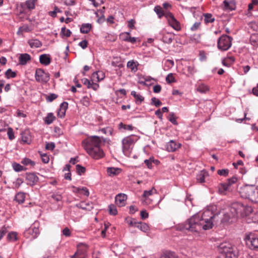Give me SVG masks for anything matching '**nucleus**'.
<instances>
[{"mask_svg": "<svg viewBox=\"0 0 258 258\" xmlns=\"http://www.w3.org/2000/svg\"><path fill=\"white\" fill-rule=\"evenodd\" d=\"M220 252L225 254V258H238L237 248L228 242H225L220 244Z\"/></svg>", "mask_w": 258, "mask_h": 258, "instance_id": "obj_5", "label": "nucleus"}, {"mask_svg": "<svg viewBox=\"0 0 258 258\" xmlns=\"http://www.w3.org/2000/svg\"><path fill=\"white\" fill-rule=\"evenodd\" d=\"M229 170L228 169H221L218 170L217 171V173L221 175L224 176H227L228 174Z\"/></svg>", "mask_w": 258, "mask_h": 258, "instance_id": "obj_53", "label": "nucleus"}, {"mask_svg": "<svg viewBox=\"0 0 258 258\" xmlns=\"http://www.w3.org/2000/svg\"><path fill=\"white\" fill-rule=\"evenodd\" d=\"M35 77L37 82L41 83H46L49 80V75L41 69L36 70Z\"/></svg>", "mask_w": 258, "mask_h": 258, "instance_id": "obj_8", "label": "nucleus"}, {"mask_svg": "<svg viewBox=\"0 0 258 258\" xmlns=\"http://www.w3.org/2000/svg\"><path fill=\"white\" fill-rule=\"evenodd\" d=\"M165 17L167 19L170 26L174 29L177 31L180 29L179 23L175 19L172 13L167 12L165 14Z\"/></svg>", "mask_w": 258, "mask_h": 258, "instance_id": "obj_10", "label": "nucleus"}, {"mask_svg": "<svg viewBox=\"0 0 258 258\" xmlns=\"http://www.w3.org/2000/svg\"><path fill=\"white\" fill-rule=\"evenodd\" d=\"M26 180L28 184L34 185L38 181V177L34 173H29L27 175Z\"/></svg>", "mask_w": 258, "mask_h": 258, "instance_id": "obj_20", "label": "nucleus"}, {"mask_svg": "<svg viewBox=\"0 0 258 258\" xmlns=\"http://www.w3.org/2000/svg\"><path fill=\"white\" fill-rule=\"evenodd\" d=\"M91 28L92 26L90 24H83L81 27L80 31L83 34H87L90 31Z\"/></svg>", "mask_w": 258, "mask_h": 258, "instance_id": "obj_28", "label": "nucleus"}, {"mask_svg": "<svg viewBox=\"0 0 258 258\" xmlns=\"http://www.w3.org/2000/svg\"><path fill=\"white\" fill-rule=\"evenodd\" d=\"M105 77L104 74L101 71L93 73L91 76V81L94 83L102 80Z\"/></svg>", "mask_w": 258, "mask_h": 258, "instance_id": "obj_17", "label": "nucleus"}, {"mask_svg": "<svg viewBox=\"0 0 258 258\" xmlns=\"http://www.w3.org/2000/svg\"><path fill=\"white\" fill-rule=\"evenodd\" d=\"M245 240L246 245L250 249L258 250V237L254 233L247 234Z\"/></svg>", "mask_w": 258, "mask_h": 258, "instance_id": "obj_7", "label": "nucleus"}, {"mask_svg": "<svg viewBox=\"0 0 258 258\" xmlns=\"http://www.w3.org/2000/svg\"><path fill=\"white\" fill-rule=\"evenodd\" d=\"M131 95L135 97L137 103L140 104L144 100V97L141 96L140 94H137L135 91H132Z\"/></svg>", "mask_w": 258, "mask_h": 258, "instance_id": "obj_32", "label": "nucleus"}, {"mask_svg": "<svg viewBox=\"0 0 258 258\" xmlns=\"http://www.w3.org/2000/svg\"><path fill=\"white\" fill-rule=\"evenodd\" d=\"M68 107V103L67 102H62L59 107V111L57 113V115L60 118H62L66 114V112Z\"/></svg>", "mask_w": 258, "mask_h": 258, "instance_id": "obj_19", "label": "nucleus"}, {"mask_svg": "<svg viewBox=\"0 0 258 258\" xmlns=\"http://www.w3.org/2000/svg\"><path fill=\"white\" fill-rule=\"evenodd\" d=\"M134 144V137L132 136L126 137L122 140V151L125 154L130 151Z\"/></svg>", "mask_w": 258, "mask_h": 258, "instance_id": "obj_9", "label": "nucleus"}, {"mask_svg": "<svg viewBox=\"0 0 258 258\" xmlns=\"http://www.w3.org/2000/svg\"><path fill=\"white\" fill-rule=\"evenodd\" d=\"M57 97V95L55 94H50L46 97V100L48 102H52Z\"/></svg>", "mask_w": 258, "mask_h": 258, "instance_id": "obj_52", "label": "nucleus"}, {"mask_svg": "<svg viewBox=\"0 0 258 258\" xmlns=\"http://www.w3.org/2000/svg\"><path fill=\"white\" fill-rule=\"evenodd\" d=\"M119 169L114 167H109L107 169L108 174L110 176H113L117 174L119 172Z\"/></svg>", "mask_w": 258, "mask_h": 258, "instance_id": "obj_38", "label": "nucleus"}, {"mask_svg": "<svg viewBox=\"0 0 258 258\" xmlns=\"http://www.w3.org/2000/svg\"><path fill=\"white\" fill-rule=\"evenodd\" d=\"M154 11L158 15L159 18H161L163 16H165V15L166 13H164L163 10L162 8L160 6H156L155 7Z\"/></svg>", "mask_w": 258, "mask_h": 258, "instance_id": "obj_34", "label": "nucleus"}, {"mask_svg": "<svg viewBox=\"0 0 258 258\" xmlns=\"http://www.w3.org/2000/svg\"><path fill=\"white\" fill-rule=\"evenodd\" d=\"M123 40L132 43H134L136 41V38L135 37H132L130 36H126V37L123 38Z\"/></svg>", "mask_w": 258, "mask_h": 258, "instance_id": "obj_57", "label": "nucleus"}, {"mask_svg": "<svg viewBox=\"0 0 258 258\" xmlns=\"http://www.w3.org/2000/svg\"><path fill=\"white\" fill-rule=\"evenodd\" d=\"M239 194L242 198L248 199L252 202H256L258 199V187L246 185L240 188Z\"/></svg>", "mask_w": 258, "mask_h": 258, "instance_id": "obj_4", "label": "nucleus"}, {"mask_svg": "<svg viewBox=\"0 0 258 258\" xmlns=\"http://www.w3.org/2000/svg\"><path fill=\"white\" fill-rule=\"evenodd\" d=\"M55 148V144L53 142L47 143L45 146V148L47 150H53Z\"/></svg>", "mask_w": 258, "mask_h": 258, "instance_id": "obj_56", "label": "nucleus"}, {"mask_svg": "<svg viewBox=\"0 0 258 258\" xmlns=\"http://www.w3.org/2000/svg\"><path fill=\"white\" fill-rule=\"evenodd\" d=\"M119 129L123 128L124 130L132 131L133 130V126L131 125H125L122 122H120L118 125Z\"/></svg>", "mask_w": 258, "mask_h": 258, "instance_id": "obj_44", "label": "nucleus"}, {"mask_svg": "<svg viewBox=\"0 0 258 258\" xmlns=\"http://www.w3.org/2000/svg\"><path fill=\"white\" fill-rule=\"evenodd\" d=\"M151 104L154 105L156 107H159L162 104V102L157 98L153 97L151 99Z\"/></svg>", "mask_w": 258, "mask_h": 258, "instance_id": "obj_45", "label": "nucleus"}, {"mask_svg": "<svg viewBox=\"0 0 258 258\" xmlns=\"http://www.w3.org/2000/svg\"><path fill=\"white\" fill-rule=\"evenodd\" d=\"M140 215L142 219H145L149 216V214L146 210L141 211Z\"/></svg>", "mask_w": 258, "mask_h": 258, "instance_id": "obj_60", "label": "nucleus"}, {"mask_svg": "<svg viewBox=\"0 0 258 258\" xmlns=\"http://www.w3.org/2000/svg\"><path fill=\"white\" fill-rule=\"evenodd\" d=\"M31 59V56L27 53H24L21 54L19 58V63L22 65H25L27 63L28 60Z\"/></svg>", "mask_w": 258, "mask_h": 258, "instance_id": "obj_21", "label": "nucleus"}, {"mask_svg": "<svg viewBox=\"0 0 258 258\" xmlns=\"http://www.w3.org/2000/svg\"><path fill=\"white\" fill-rule=\"evenodd\" d=\"M28 43L31 48H39L42 46L41 41L37 39H31L28 41Z\"/></svg>", "mask_w": 258, "mask_h": 258, "instance_id": "obj_23", "label": "nucleus"}, {"mask_svg": "<svg viewBox=\"0 0 258 258\" xmlns=\"http://www.w3.org/2000/svg\"><path fill=\"white\" fill-rule=\"evenodd\" d=\"M187 71L190 75H193L195 73V67L192 66H189L187 67Z\"/></svg>", "mask_w": 258, "mask_h": 258, "instance_id": "obj_64", "label": "nucleus"}, {"mask_svg": "<svg viewBox=\"0 0 258 258\" xmlns=\"http://www.w3.org/2000/svg\"><path fill=\"white\" fill-rule=\"evenodd\" d=\"M25 234H29L33 238H36L39 234V229L36 223H34L26 231Z\"/></svg>", "mask_w": 258, "mask_h": 258, "instance_id": "obj_12", "label": "nucleus"}, {"mask_svg": "<svg viewBox=\"0 0 258 258\" xmlns=\"http://www.w3.org/2000/svg\"><path fill=\"white\" fill-rule=\"evenodd\" d=\"M88 205L90 206V207L86 206V205H85V203H82L80 205V207L83 209L90 211L93 208V204L92 203H88Z\"/></svg>", "mask_w": 258, "mask_h": 258, "instance_id": "obj_48", "label": "nucleus"}, {"mask_svg": "<svg viewBox=\"0 0 258 258\" xmlns=\"http://www.w3.org/2000/svg\"><path fill=\"white\" fill-rule=\"evenodd\" d=\"M160 258H178V257L174 252L165 251L161 255Z\"/></svg>", "mask_w": 258, "mask_h": 258, "instance_id": "obj_31", "label": "nucleus"}, {"mask_svg": "<svg viewBox=\"0 0 258 258\" xmlns=\"http://www.w3.org/2000/svg\"><path fill=\"white\" fill-rule=\"evenodd\" d=\"M39 61L41 64L47 66L50 63V58L47 54H42L40 56Z\"/></svg>", "mask_w": 258, "mask_h": 258, "instance_id": "obj_24", "label": "nucleus"}, {"mask_svg": "<svg viewBox=\"0 0 258 258\" xmlns=\"http://www.w3.org/2000/svg\"><path fill=\"white\" fill-rule=\"evenodd\" d=\"M224 8L227 10H235L236 6L235 4L233 1L227 2L224 1L223 2Z\"/></svg>", "mask_w": 258, "mask_h": 258, "instance_id": "obj_26", "label": "nucleus"}, {"mask_svg": "<svg viewBox=\"0 0 258 258\" xmlns=\"http://www.w3.org/2000/svg\"><path fill=\"white\" fill-rule=\"evenodd\" d=\"M218 215L214 214L210 209L205 210L202 216L196 214L188 219L182 225L183 229L191 232H198L201 229L208 230L211 229L214 223L218 220Z\"/></svg>", "mask_w": 258, "mask_h": 258, "instance_id": "obj_1", "label": "nucleus"}, {"mask_svg": "<svg viewBox=\"0 0 258 258\" xmlns=\"http://www.w3.org/2000/svg\"><path fill=\"white\" fill-rule=\"evenodd\" d=\"M230 185L227 183H224L220 184L219 188V192L221 194H224V192L229 190Z\"/></svg>", "mask_w": 258, "mask_h": 258, "instance_id": "obj_35", "label": "nucleus"}, {"mask_svg": "<svg viewBox=\"0 0 258 258\" xmlns=\"http://www.w3.org/2000/svg\"><path fill=\"white\" fill-rule=\"evenodd\" d=\"M7 134L10 140H12L14 139L15 137L14 135V132L12 128L9 127L8 128Z\"/></svg>", "mask_w": 258, "mask_h": 258, "instance_id": "obj_54", "label": "nucleus"}, {"mask_svg": "<svg viewBox=\"0 0 258 258\" xmlns=\"http://www.w3.org/2000/svg\"><path fill=\"white\" fill-rule=\"evenodd\" d=\"M6 77L7 78H15L16 76V73L13 72L11 69H8L5 73Z\"/></svg>", "mask_w": 258, "mask_h": 258, "instance_id": "obj_41", "label": "nucleus"}, {"mask_svg": "<svg viewBox=\"0 0 258 258\" xmlns=\"http://www.w3.org/2000/svg\"><path fill=\"white\" fill-rule=\"evenodd\" d=\"M253 209L251 207L244 206L238 202L233 203L230 207V212L233 217L246 216L251 213Z\"/></svg>", "mask_w": 258, "mask_h": 258, "instance_id": "obj_3", "label": "nucleus"}, {"mask_svg": "<svg viewBox=\"0 0 258 258\" xmlns=\"http://www.w3.org/2000/svg\"><path fill=\"white\" fill-rule=\"evenodd\" d=\"M180 146V144L176 143L175 141L171 140L167 144L166 148L168 151L174 152L179 148Z\"/></svg>", "mask_w": 258, "mask_h": 258, "instance_id": "obj_18", "label": "nucleus"}, {"mask_svg": "<svg viewBox=\"0 0 258 258\" xmlns=\"http://www.w3.org/2000/svg\"><path fill=\"white\" fill-rule=\"evenodd\" d=\"M17 235L16 232H11L8 234L7 238L10 241H15L17 239Z\"/></svg>", "mask_w": 258, "mask_h": 258, "instance_id": "obj_39", "label": "nucleus"}, {"mask_svg": "<svg viewBox=\"0 0 258 258\" xmlns=\"http://www.w3.org/2000/svg\"><path fill=\"white\" fill-rule=\"evenodd\" d=\"M156 194H157V190L154 187H152L149 190H145L143 195V198H144V200H143L142 202L145 205L150 204L149 197Z\"/></svg>", "mask_w": 258, "mask_h": 258, "instance_id": "obj_11", "label": "nucleus"}, {"mask_svg": "<svg viewBox=\"0 0 258 258\" xmlns=\"http://www.w3.org/2000/svg\"><path fill=\"white\" fill-rule=\"evenodd\" d=\"M137 62H135L134 60H130L127 63V67L131 70L132 72H136L137 70Z\"/></svg>", "mask_w": 258, "mask_h": 258, "instance_id": "obj_30", "label": "nucleus"}, {"mask_svg": "<svg viewBox=\"0 0 258 258\" xmlns=\"http://www.w3.org/2000/svg\"><path fill=\"white\" fill-rule=\"evenodd\" d=\"M82 82L84 85L87 86L88 88H92L95 91L97 90L99 88V85L97 83H94L86 78L82 79Z\"/></svg>", "mask_w": 258, "mask_h": 258, "instance_id": "obj_16", "label": "nucleus"}, {"mask_svg": "<svg viewBox=\"0 0 258 258\" xmlns=\"http://www.w3.org/2000/svg\"><path fill=\"white\" fill-rule=\"evenodd\" d=\"M31 31V29L27 25L20 27L17 31L18 35H22L24 32H29Z\"/></svg>", "mask_w": 258, "mask_h": 258, "instance_id": "obj_29", "label": "nucleus"}, {"mask_svg": "<svg viewBox=\"0 0 258 258\" xmlns=\"http://www.w3.org/2000/svg\"><path fill=\"white\" fill-rule=\"evenodd\" d=\"M166 81L168 83H171L175 82V78L172 74L170 73L166 77Z\"/></svg>", "mask_w": 258, "mask_h": 258, "instance_id": "obj_47", "label": "nucleus"}, {"mask_svg": "<svg viewBox=\"0 0 258 258\" xmlns=\"http://www.w3.org/2000/svg\"><path fill=\"white\" fill-rule=\"evenodd\" d=\"M237 178L235 177H232L231 178L228 179L227 183L230 186L231 184L235 183L237 181Z\"/></svg>", "mask_w": 258, "mask_h": 258, "instance_id": "obj_63", "label": "nucleus"}, {"mask_svg": "<svg viewBox=\"0 0 258 258\" xmlns=\"http://www.w3.org/2000/svg\"><path fill=\"white\" fill-rule=\"evenodd\" d=\"M101 143L100 137L92 136L82 141V145L91 157L95 159H99L104 156V153L100 148Z\"/></svg>", "mask_w": 258, "mask_h": 258, "instance_id": "obj_2", "label": "nucleus"}, {"mask_svg": "<svg viewBox=\"0 0 258 258\" xmlns=\"http://www.w3.org/2000/svg\"><path fill=\"white\" fill-rule=\"evenodd\" d=\"M76 170L77 173L81 175L82 173H84L85 172V168L80 165H76Z\"/></svg>", "mask_w": 258, "mask_h": 258, "instance_id": "obj_50", "label": "nucleus"}, {"mask_svg": "<svg viewBox=\"0 0 258 258\" xmlns=\"http://www.w3.org/2000/svg\"><path fill=\"white\" fill-rule=\"evenodd\" d=\"M208 175V172L205 170H202L197 176V180L200 182L203 183L205 182V178Z\"/></svg>", "mask_w": 258, "mask_h": 258, "instance_id": "obj_25", "label": "nucleus"}, {"mask_svg": "<svg viewBox=\"0 0 258 258\" xmlns=\"http://www.w3.org/2000/svg\"><path fill=\"white\" fill-rule=\"evenodd\" d=\"M235 217L232 216V214L230 212V208L229 209V212H227L224 214V218L222 220L224 222L229 221L230 219L235 218Z\"/></svg>", "mask_w": 258, "mask_h": 258, "instance_id": "obj_42", "label": "nucleus"}, {"mask_svg": "<svg viewBox=\"0 0 258 258\" xmlns=\"http://www.w3.org/2000/svg\"><path fill=\"white\" fill-rule=\"evenodd\" d=\"M61 33L63 35L68 37L70 36L71 34V32L69 29H66V27H64L61 28Z\"/></svg>", "mask_w": 258, "mask_h": 258, "instance_id": "obj_46", "label": "nucleus"}, {"mask_svg": "<svg viewBox=\"0 0 258 258\" xmlns=\"http://www.w3.org/2000/svg\"><path fill=\"white\" fill-rule=\"evenodd\" d=\"M55 119V117L52 113H48L47 116L45 118L44 121L47 124H51Z\"/></svg>", "mask_w": 258, "mask_h": 258, "instance_id": "obj_33", "label": "nucleus"}, {"mask_svg": "<svg viewBox=\"0 0 258 258\" xmlns=\"http://www.w3.org/2000/svg\"><path fill=\"white\" fill-rule=\"evenodd\" d=\"M8 232L7 228L6 226H3L0 230V240L4 237V236Z\"/></svg>", "mask_w": 258, "mask_h": 258, "instance_id": "obj_55", "label": "nucleus"}, {"mask_svg": "<svg viewBox=\"0 0 258 258\" xmlns=\"http://www.w3.org/2000/svg\"><path fill=\"white\" fill-rule=\"evenodd\" d=\"M63 235L66 236H70L71 235V231L68 227H66L62 230Z\"/></svg>", "mask_w": 258, "mask_h": 258, "instance_id": "obj_61", "label": "nucleus"}, {"mask_svg": "<svg viewBox=\"0 0 258 258\" xmlns=\"http://www.w3.org/2000/svg\"><path fill=\"white\" fill-rule=\"evenodd\" d=\"M22 163L26 165H31V166H34L35 165V162L28 158L24 159L22 161Z\"/></svg>", "mask_w": 258, "mask_h": 258, "instance_id": "obj_49", "label": "nucleus"}, {"mask_svg": "<svg viewBox=\"0 0 258 258\" xmlns=\"http://www.w3.org/2000/svg\"><path fill=\"white\" fill-rule=\"evenodd\" d=\"M204 21L206 23H212L215 21L214 18L213 17L211 14L207 13L204 14Z\"/></svg>", "mask_w": 258, "mask_h": 258, "instance_id": "obj_36", "label": "nucleus"}, {"mask_svg": "<svg viewBox=\"0 0 258 258\" xmlns=\"http://www.w3.org/2000/svg\"><path fill=\"white\" fill-rule=\"evenodd\" d=\"M87 256V248L79 247L71 258H85Z\"/></svg>", "mask_w": 258, "mask_h": 258, "instance_id": "obj_14", "label": "nucleus"}, {"mask_svg": "<svg viewBox=\"0 0 258 258\" xmlns=\"http://www.w3.org/2000/svg\"><path fill=\"white\" fill-rule=\"evenodd\" d=\"M109 213L110 215H115L117 214V211L115 206L110 205L108 206Z\"/></svg>", "mask_w": 258, "mask_h": 258, "instance_id": "obj_43", "label": "nucleus"}, {"mask_svg": "<svg viewBox=\"0 0 258 258\" xmlns=\"http://www.w3.org/2000/svg\"><path fill=\"white\" fill-rule=\"evenodd\" d=\"M25 199V195L24 192H19L16 194L15 197V200L19 204H22L24 203Z\"/></svg>", "mask_w": 258, "mask_h": 258, "instance_id": "obj_27", "label": "nucleus"}, {"mask_svg": "<svg viewBox=\"0 0 258 258\" xmlns=\"http://www.w3.org/2000/svg\"><path fill=\"white\" fill-rule=\"evenodd\" d=\"M42 161L44 163H47L49 161V157L45 154H41Z\"/></svg>", "mask_w": 258, "mask_h": 258, "instance_id": "obj_58", "label": "nucleus"}, {"mask_svg": "<svg viewBox=\"0 0 258 258\" xmlns=\"http://www.w3.org/2000/svg\"><path fill=\"white\" fill-rule=\"evenodd\" d=\"M130 225L139 228L141 230L145 232L149 230V226L145 223H143L141 222L131 221L130 222Z\"/></svg>", "mask_w": 258, "mask_h": 258, "instance_id": "obj_15", "label": "nucleus"}, {"mask_svg": "<svg viewBox=\"0 0 258 258\" xmlns=\"http://www.w3.org/2000/svg\"><path fill=\"white\" fill-rule=\"evenodd\" d=\"M163 41L166 43H170L172 41V35L170 34H167L163 36Z\"/></svg>", "mask_w": 258, "mask_h": 258, "instance_id": "obj_40", "label": "nucleus"}, {"mask_svg": "<svg viewBox=\"0 0 258 258\" xmlns=\"http://www.w3.org/2000/svg\"><path fill=\"white\" fill-rule=\"evenodd\" d=\"M201 23L200 22H196L191 27L190 29L192 31H196L197 30L200 26Z\"/></svg>", "mask_w": 258, "mask_h": 258, "instance_id": "obj_59", "label": "nucleus"}, {"mask_svg": "<svg viewBox=\"0 0 258 258\" xmlns=\"http://www.w3.org/2000/svg\"><path fill=\"white\" fill-rule=\"evenodd\" d=\"M13 167L14 170L17 172L21 171L23 170V167L18 163H14Z\"/></svg>", "mask_w": 258, "mask_h": 258, "instance_id": "obj_51", "label": "nucleus"}, {"mask_svg": "<svg viewBox=\"0 0 258 258\" xmlns=\"http://www.w3.org/2000/svg\"><path fill=\"white\" fill-rule=\"evenodd\" d=\"M127 197L124 194H119L115 197V203L118 207L125 206Z\"/></svg>", "mask_w": 258, "mask_h": 258, "instance_id": "obj_13", "label": "nucleus"}, {"mask_svg": "<svg viewBox=\"0 0 258 258\" xmlns=\"http://www.w3.org/2000/svg\"><path fill=\"white\" fill-rule=\"evenodd\" d=\"M51 197L54 201L56 202L60 201L62 199V197L60 195L53 194L51 196Z\"/></svg>", "mask_w": 258, "mask_h": 258, "instance_id": "obj_62", "label": "nucleus"}, {"mask_svg": "<svg viewBox=\"0 0 258 258\" xmlns=\"http://www.w3.org/2000/svg\"><path fill=\"white\" fill-rule=\"evenodd\" d=\"M37 0H27L25 2V4H22L21 6L22 7H23L24 5H25L27 8L31 11L35 9V4Z\"/></svg>", "mask_w": 258, "mask_h": 258, "instance_id": "obj_22", "label": "nucleus"}, {"mask_svg": "<svg viewBox=\"0 0 258 258\" xmlns=\"http://www.w3.org/2000/svg\"><path fill=\"white\" fill-rule=\"evenodd\" d=\"M197 91L202 93H206L209 91V88L204 84H201L198 87Z\"/></svg>", "mask_w": 258, "mask_h": 258, "instance_id": "obj_37", "label": "nucleus"}, {"mask_svg": "<svg viewBox=\"0 0 258 258\" xmlns=\"http://www.w3.org/2000/svg\"><path fill=\"white\" fill-rule=\"evenodd\" d=\"M232 38L227 35H223L218 40L217 46L221 51L227 50L231 46Z\"/></svg>", "mask_w": 258, "mask_h": 258, "instance_id": "obj_6", "label": "nucleus"}]
</instances>
